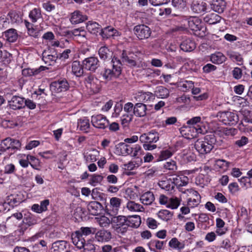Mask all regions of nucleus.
Wrapping results in <instances>:
<instances>
[{
  "label": "nucleus",
  "mask_w": 252,
  "mask_h": 252,
  "mask_svg": "<svg viewBox=\"0 0 252 252\" xmlns=\"http://www.w3.org/2000/svg\"><path fill=\"white\" fill-rule=\"evenodd\" d=\"M217 142L215 136L213 134L206 135L204 138L198 139L194 144V147L201 154H205L210 152Z\"/></svg>",
  "instance_id": "nucleus-1"
},
{
  "label": "nucleus",
  "mask_w": 252,
  "mask_h": 252,
  "mask_svg": "<svg viewBox=\"0 0 252 252\" xmlns=\"http://www.w3.org/2000/svg\"><path fill=\"white\" fill-rule=\"evenodd\" d=\"M112 69H105L102 75L107 80L118 77L121 74V63L117 58L114 57L111 61Z\"/></svg>",
  "instance_id": "nucleus-2"
},
{
  "label": "nucleus",
  "mask_w": 252,
  "mask_h": 252,
  "mask_svg": "<svg viewBox=\"0 0 252 252\" xmlns=\"http://www.w3.org/2000/svg\"><path fill=\"white\" fill-rule=\"evenodd\" d=\"M112 228L117 233L124 234L128 229L126 217L120 215L114 217L112 220Z\"/></svg>",
  "instance_id": "nucleus-3"
},
{
  "label": "nucleus",
  "mask_w": 252,
  "mask_h": 252,
  "mask_svg": "<svg viewBox=\"0 0 252 252\" xmlns=\"http://www.w3.org/2000/svg\"><path fill=\"white\" fill-rule=\"evenodd\" d=\"M218 120L225 125H234L238 121L237 115L230 111L219 112L217 116Z\"/></svg>",
  "instance_id": "nucleus-4"
},
{
  "label": "nucleus",
  "mask_w": 252,
  "mask_h": 252,
  "mask_svg": "<svg viewBox=\"0 0 252 252\" xmlns=\"http://www.w3.org/2000/svg\"><path fill=\"white\" fill-rule=\"evenodd\" d=\"M187 124L189 126H194L193 128L195 129L196 132L200 134H205L207 130L203 123L201 122V118L199 116L193 117L187 122Z\"/></svg>",
  "instance_id": "nucleus-5"
},
{
  "label": "nucleus",
  "mask_w": 252,
  "mask_h": 252,
  "mask_svg": "<svg viewBox=\"0 0 252 252\" xmlns=\"http://www.w3.org/2000/svg\"><path fill=\"white\" fill-rule=\"evenodd\" d=\"M134 32L140 40L148 38L151 34L150 28L145 25H139L134 27Z\"/></svg>",
  "instance_id": "nucleus-6"
},
{
  "label": "nucleus",
  "mask_w": 252,
  "mask_h": 252,
  "mask_svg": "<svg viewBox=\"0 0 252 252\" xmlns=\"http://www.w3.org/2000/svg\"><path fill=\"white\" fill-rule=\"evenodd\" d=\"M69 88V84L65 79H61L51 84V90L56 93L67 91Z\"/></svg>",
  "instance_id": "nucleus-7"
},
{
  "label": "nucleus",
  "mask_w": 252,
  "mask_h": 252,
  "mask_svg": "<svg viewBox=\"0 0 252 252\" xmlns=\"http://www.w3.org/2000/svg\"><path fill=\"white\" fill-rule=\"evenodd\" d=\"M91 123L97 128L104 129L108 126L109 121L105 116L98 114L92 116Z\"/></svg>",
  "instance_id": "nucleus-8"
},
{
  "label": "nucleus",
  "mask_w": 252,
  "mask_h": 252,
  "mask_svg": "<svg viewBox=\"0 0 252 252\" xmlns=\"http://www.w3.org/2000/svg\"><path fill=\"white\" fill-rule=\"evenodd\" d=\"M122 203V199L116 197H112L110 200V204L106 207L108 214L115 216L118 213Z\"/></svg>",
  "instance_id": "nucleus-9"
},
{
  "label": "nucleus",
  "mask_w": 252,
  "mask_h": 252,
  "mask_svg": "<svg viewBox=\"0 0 252 252\" xmlns=\"http://www.w3.org/2000/svg\"><path fill=\"white\" fill-rule=\"evenodd\" d=\"M141 143H156L159 140V134L155 130L143 133L139 137Z\"/></svg>",
  "instance_id": "nucleus-10"
},
{
  "label": "nucleus",
  "mask_w": 252,
  "mask_h": 252,
  "mask_svg": "<svg viewBox=\"0 0 252 252\" xmlns=\"http://www.w3.org/2000/svg\"><path fill=\"white\" fill-rule=\"evenodd\" d=\"M83 67L87 70L94 72L99 66V61L96 57L86 58L82 62Z\"/></svg>",
  "instance_id": "nucleus-11"
},
{
  "label": "nucleus",
  "mask_w": 252,
  "mask_h": 252,
  "mask_svg": "<svg viewBox=\"0 0 252 252\" xmlns=\"http://www.w3.org/2000/svg\"><path fill=\"white\" fill-rule=\"evenodd\" d=\"M208 5L202 0H193L190 5L191 11L197 14H203L207 12Z\"/></svg>",
  "instance_id": "nucleus-12"
},
{
  "label": "nucleus",
  "mask_w": 252,
  "mask_h": 252,
  "mask_svg": "<svg viewBox=\"0 0 252 252\" xmlns=\"http://www.w3.org/2000/svg\"><path fill=\"white\" fill-rule=\"evenodd\" d=\"M135 99L138 102L149 103L152 102L155 99V94L151 92L140 91L135 93Z\"/></svg>",
  "instance_id": "nucleus-13"
},
{
  "label": "nucleus",
  "mask_w": 252,
  "mask_h": 252,
  "mask_svg": "<svg viewBox=\"0 0 252 252\" xmlns=\"http://www.w3.org/2000/svg\"><path fill=\"white\" fill-rule=\"evenodd\" d=\"M37 220L35 217L31 213L28 212L25 214L23 223L21 226L20 231L24 232V231L28 227L34 225L36 223Z\"/></svg>",
  "instance_id": "nucleus-14"
},
{
  "label": "nucleus",
  "mask_w": 252,
  "mask_h": 252,
  "mask_svg": "<svg viewBox=\"0 0 252 252\" xmlns=\"http://www.w3.org/2000/svg\"><path fill=\"white\" fill-rule=\"evenodd\" d=\"M25 98L19 96H13L8 101L11 108L14 110L20 109L24 107Z\"/></svg>",
  "instance_id": "nucleus-15"
},
{
  "label": "nucleus",
  "mask_w": 252,
  "mask_h": 252,
  "mask_svg": "<svg viewBox=\"0 0 252 252\" xmlns=\"http://www.w3.org/2000/svg\"><path fill=\"white\" fill-rule=\"evenodd\" d=\"M71 239L73 244L79 249H82L86 243L84 236L77 231L72 234Z\"/></svg>",
  "instance_id": "nucleus-16"
},
{
  "label": "nucleus",
  "mask_w": 252,
  "mask_h": 252,
  "mask_svg": "<svg viewBox=\"0 0 252 252\" xmlns=\"http://www.w3.org/2000/svg\"><path fill=\"white\" fill-rule=\"evenodd\" d=\"M231 162L223 159H217L215 160V168L221 172H226L229 168Z\"/></svg>",
  "instance_id": "nucleus-17"
},
{
  "label": "nucleus",
  "mask_w": 252,
  "mask_h": 252,
  "mask_svg": "<svg viewBox=\"0 0 252 252\" xmlns=\"http://www.w3.org/2000/svg\"><path fill=\"white\" fill-rule=\"evenodd\" d=\"M102 209V205L97 201H91L88 205V210L90 214L94 216L100 214Z\"/></svg>",
  "instance_id": "nucleus-18"
},
{
  "label": "nucleus",
  "mask_w": 252,
  "mask_h": 252,
  "mask_svg": "<svg viewBox=\"0 0 252 252\" xmlns=\"http://www.w3.org/2000/svg\"><path fill=\"white\" fill-rule=\"evenodd\" d=\"M68 246L66 241H58L53 243L52 252H69L67 249Z\"/></svg>",
  "instance_id": "nucleus-19"
},
{
  "label": "nucleus",
  "mask_w": 252,
  "mask_h": 252,
  "mask_svg": "<svg viewBox=\"0 0 252 252\" xmlns=\"http://www.w3.org/2000/svg\"><path fill=\"white\" fill-rule=\"evenodd\" d=\"M147 108L146 105L141 102L136 103L134 105L133 114L138 117H143L146 115Z\"/></svg>",
  "instance_id": "nucleus-20"
},
{
  "label": "nucleus",
  "mask_w": 252,
  "mask_h": 252,
  "mask_svg": "<svg viewBox=\"0 0 252 252\" xmlns=\"http://www.w3.org/2000/svg\"><path fill=\"white\" fill-rule=\"evenodd\" d=\"M99 156V152L95 149H91L84 153V158L87 162L96 161Z\"/></svg>",
  "instance_id": "nucleus-21"
},
{
  "label": "nucleus",
  "mask_w": 252,
  "mask_h": 252,
  "mask_svg": "<svg viewBox=\"0 0 252 252\" xmlns=\"http://www.w3.org/2000/svg\"><path fill=\"white\" fill-rule=\"evenodd\" d=\"M189 28L192 31H199L201 28V21L196 16H191L188 18Z\"/></svg>",
  "instance_id": "nucleus-22"
},
{
  "label": "nucleus",
  "mask_w": 252,
  "mask_h": 252,
  "mask_svg": "<svg viewBox=\"0 0 252 252\" xmlns=\"http://www.w3.org/2000/svg\"><path fill=\"white\" fill-rule=\"evenodd\" d=\"M226 6V2L224 0H215L211 4V8L218 13H222Z\"/></svg>",
  "instance_id": "nucleus-23"
},
{
  "label": "nucleus",
  "mask_w": 252,
  "mask_h": 252,
  "mask_svg": "<svg viewBox=\"0 0 252 252\" xmlns=\"http://www.w3.org/2000/svg\"><path fill=\"white\" fill-rule=\"evenodd\" d=\"M155 199L154 193L150 191H146L141 194L140 197V202L145 205H150Z\"/></svg>",
  "instance_id": "nucleus-24"
},
{
  "label": "nucleus",
  "mask_w": 252,
  "mask_h": 252,
  "mask_svg": "<svg viewBox=\"0 0 252 252\" xmlns=\"http://www.w3.org/2000/svg\"><path fill=\"white\" fill-rule=\"evenodd\" d=\"M130 150V145L124 143H120L116 146L115 153L119 156H125L129 155Z\"/></svg>",
  "instance_id": "nucleus-25"
},
{
  "label": "nucleus",
  "mask_w": 252,
  "mask_h": 252,
  "mask_svg": "<svg viewBox=\"0 0 252 252\" xmlns=\"http://www.w3.org/2000/svg\"><path fill=\"white\" fill-rule=\"evenodd\" d=\"M87 19V16L83 15L79 11H75L71 14L70 21L72 24H77L82 23Z\"/></svg>",
  "instance_id": "nucleus-26"
},
{
  "label": "nucleus",
  "mask_w": 252,
  "mask_h": 252,
  "mask_svg": "<svg viewBox=\"0 0 252 252\" xmlns=\"http://www.w3.org/2000/svg\"><path fill=\"white\" fill-rule=\"evenodd\" d=\"M112 235L110 231L104 229L98 231L95 234V238L99 242H108L111 239Z\"/></svg>",
  "instance_id": "nucleus-27"
},
{
  "label": "nucleus",
  "mask_w": 252,
  "mask_h": 252,
  "mask_svg": "<svg viewBox=\"0 0 252 252\" xmlns=\"http://www.w3.org/2000/svg\"><path fill=\"white\" fill-rule=\"evenodd\" d=\"M168 245L171 248L180 252L185 248V242L179 241L177 238L174 237L169 241Z\"/></svg>",
  "instance_id": "nucleus-28"
},
{
  "label": "nucleus",
  "mask_w": 252,
  "mask_h": 252,
  "mask_svg": "<svg viewBox=\"0 0 252 252\" xmlns=\"http://www.w3.org/2000/svg\"><path fill=\"white\" fill-rule=\"evenodd\" d=\"M196 47L195 42L190 39H185L180 44L181 49L185 52H191Z\"/></svg>",
  "instance_id": "nucleus-29"
},
{
  "label": "nucleus",
  "mask_w": 252,
  "mask_h": 252,
  "mask_svg": "<svg viewBox=\"0 0 252 252\" xmlns=\"http://www.w3.org/2000/svg\"><path fill=\"white\" fill-rule=\"evenodd\" d=\"M101 36L103 38H109L118 36L120 35L119 32L113 28L108 27L101 30Z\"/></svg>",
  "instance_id": "nucleus-30"
},
{
  "label": "nucleus",
  "mask_w": 252,
  "mask_h": 252,
  "mask_svg": "<svg viewBox=\"0 0 252 252\" xmlns=\"http://www.w3.org/2000/svg\"><path fill=\"white\" fill-rule=\"evenodd\" d=\"M221 19L220 16L214 13L207 14L204 17V21L210 25H215L219 23Z\"/></svg>",
  "instance_id": "nucleus-31"
},
{
  "label": "nucleus",
  "mask_w": 252,
  "mask_h": 252,
  "mask_svg": "<svg viewBox=\"0 0 252 252\" xmlns=\"http://www.w3.org/2000/svg\"><path fill=\"white\" fill-rule=\"evenodd\" d=\"M128 227L137 228L141 224V218L138 215L129 216L126 217Z\"/></svg>",
  "instance_id": "nucleus-32"
},
{
  "label": "nucleus",
  "mask_w": 252,
  "mask_h": 252,
  "mask_svg": "<svg viewBox=\"0 0 252 252\" xmlns=\"http://www.w3.org/2000/svg\"><path fill=\"white\" fill-rule=\"evenodd\" d=\"M29 17L32 23L37 22L40 19H42L40 9L37 8L32 9L29 13Z\"/></svg>",
  "instance_id": "nucleus-33"
},
{
  "label": "nucleus",
  "mask_w": 252,
  "mask_h": 252,
  "mask_svg": "<svg viewBox=\"0 0 252 252\" xmlns=\"http://www.w3.org/2000/svg\"><path fill=\"white\" fill-rule=\"evenodd\" d=\"M154 94L155 97L157 96L158 98H165L169 96V91L163 86H160L156 87Z\"/></svg>",
  "instance_id": "nucleus-34"
},
{
  "label": "nucleus",
  "mask_w": 252,
  "mask_h": 252,
  "mask_svg": "<svg viewBox=\"0 0 252 252\" xmlns=\"http://www.w3.org/2000/svg\"><path fill=\"white\" fill-rule=\"evenodd\" d=\"M166 244V241H161L158 240H152L147 245L149 249L151 251L155 252L154 247L158 250H161L164 249V246Z\"/></svg>",
  "instance_id": "nucleus-35"
},
{
  "label": "nucleus",
  "mask_w": 252,
  "mask_h": 252,
  "mask_svg": "<svg viewBox=\"0 0 252 252\" xmlns=\"http://www.w3.org/2000/svg\"><path fill=\"white\" fill-rule=\"evenodd\" d=\"M72 72L77 77L81 76L84 73L83 64H81L78 61H74L71 65Z\"/></svg>",
  "instance_id": "nucleus-36"
},
{
  "label": "nucleus",
  "mask_w": 252,
  "mask_h": 252,
  "mask_svg": "<svg viewBox=\"0 0 252 252\" xmlns=\"http://www.w3.org/2000/svg\"><path fill=\"white\" fill-rule=\"evenodd\" d=\"M24 24L27 29L28 34L34 38H38L39 32L33 27V24L29 22L27 20L24 21Z\"/></svg>",
  "instance_id": "nucleus-37"
},
{
  "label": "nucleus",
  "mask_w": 252,
  "mask_h": 252,
  "mask_svg": "<svg viewBox=\"0 0 252 252\" xmlns=\"http://www.w3.org/2000/svg\"><path fill=\"white\" fill-rule=\"evenodd\" d=\"M211 61L215 64H221L226 60L225 56L220 52H216L211 55Z\"/></svg>",
  "instance_id": "nucleus-38"
},
{
  "label": "nucleus",
  "mask_w": 252,
  "mask_h": 252,
  "mask_svg": "<svg viewBox=\"0 0 252 252\" xmlns=\"http://www.w3.org/2000/svg\"><path fill=\"white\" fill-rule=\"evenodd\" d=\"M86 28L88 32L92 34H96L102 30L100 25L93 21H89L87 23Z\"/></svg>",
  "instance_id": "nucleus-39"
},
{
  "label": "nucleus",
  "mask_w": 252,
  "mask_h": 252,
  "mask_svg": "<svg viewBox=\"0 0 252 252\" xmlns=\"http://www.w3.org/2000/svg\"><path fill=\"white\" fill-rule=\"evenodd\" d=\"M126 207L130 212H142L144 210V208L141 205L133 201H128Z\"/></svg>",
  "instance_id": "nucleus-40"
},
{
  "label": "nucleus",
  "mask_w": 252,
  "mask_h": 252,
  "mask_svg": "<svg viewBox=\"0 0 252 252\" xmlns=\"http://www.w3.org/2000/svg\"><path fill=\"white\" fill-rule=\"evenodd\" d=\"M4 36L7 41L10 42H14L17 38V33L15 29H11L3 33Z\"/></svg>",
  "instance_id": "nucleus-41"
},
{
  "label": "nucleus",
  "mask_w": 252,
  "mask_h": 252,
  "mask_svg": "<svg viewBox=\"0 0 252 252\" xmlns=\"http://www.w3.org/2000/svg\"><path fill=\"white\" fill-rule=\"evenodd\" d=\"M90 125L89 120L86 118L80 119L78 122V127L79 129L85 132H88Z\"/></svg>",
  "instance_id": "nucleus-42"
},
{
  "label": "nucleus",
  "mask_w": 252,
  "mask_h": 252,
  "mask_svg": "<svg viewBox=\"0 0 252 252\" xmlns=\"http://www.w3.org/2000/svg\"><path fill=\"white\" fill-rule=\"evenodd\" d=\"M227 55L232 61L236 62L238 64H242L243 58L238 53L232 51H228L227 52Z\"/></svg>",
  "instance_id": "nucleus-43"
},
{
  "label": "nucleus",
  "mask_w": 252,
  "mask_h": 252,
  "mask_svg": "<svg viewBox=\"0 0 252 252\" xmlns=\"http://www.w3.org/2000/svg\"><path fill=\"white\" fill-rule=\"evenodd\" d=\"M173 183L178 187L186 186L189 182V179L184 176H177L173 179Z\"/></svg>",
  "instance_id": "nucleus-44"
},
{
  "label": "nucleus",
  "mask_w": 252,
  "mask_h": 252,
  "mask_svg": "<svg viewBox=\"0 0 252 252\" xmlns=\"http://www.w3.org/2000/svg\"><path fill=\"white\" fill-rule=\"evenodd\" d=\"M12 139L10 138H5L1 141V153L2 151L7 150L8 154L10 155V149H11Z\"/></svg>",
  "instance_id": "nucleus-45"
},
{
  "label": "nucleus",
  "mask_w": 252,
  "mask_h": 252,
  "mask_svg": "<svg viewBox=\"0 0 252 252\" xmlns=\"http://www.w3.org/2000/svg\"><path fill=\"white\" fill-rule=\"evenodd\" d=\"M189 0H172V4L177 9L182 11L185 8Z\"/></svg>",
  "instance_id": "nucleus-46"
},
{
  "label": "nucleus",
  "mask_w": 252,
  "mask_h": 252,
  "mask_svg": "<svg viewBox=\"0 0 252 252\" xmlns=\"http://www.w3.org/2000/svg\"><path fill=\"white\" fill-rule=\"evenodd\" d=\"M158 217L164 221H168L172 217V214L168 210H161L158 213Z\"/></svg>",
  "instance_id": "nucleus-47"
},
{
  "label": "nucleus",
  "mask_w": 252,
  "mask_h": 252,
  "mask_svg": "<svg viewBox=\"0 0 252 252\" xmlns=\"http://www.w3.org/2000/svg\"><path fill=\"white\" fill-rule=\"evenodd\" d=\"M111 52L108 48L106 46H103L99 48L98 50V54L101 59L106 60L110 55Z\"/></svg>",
  "instance_id": "nucleus-48"
},
{
  "label": "nucleus",
  "mask_w": 252,
  "mask_h": 252,
  "mask_svg": "<svg viewBox=\"0 0 252 252\" xmlns=\"http://www.w3.org/2000/svg\"><path fill=\"white\" fill-rule=\"evenodd\" d=\"M145 177L148 179L156 178L159 175V171L157 168L152 167L148 169L145 173Z\"/></svg>",
  "instance_id": "nucleus-49"
},
{
  "label": "nucleus",
  "mask_w": 252,
  "mask_h": 252,
  "mask_svg": "<svg viewBox=\"0 0 252 252\" xmlns=\"http://www.w3.org/2000/svg\"><path fill=\"white\" fill-rule=\"evenodd\" d=\"M85 81L87 88H89L94 91H95L97 89L95 84V81H97L96 79H94L93 76L89 75L85 79Z\"/></svg>",
  "instance_id": "nucleus-50"
},
{
  "label": "nucleus",
  "mask_w": 252,
  "mask_h": 252,
  "mask_svg": "<svg viewBox=\"0 0 252 252\" xmlns=\"http://www.w3.org/2000/svg\"><path fill=\"white\" fill-rule=\"evenodd\" d=\"M8 16L13 23L19 24L22 22V18L21 15L15 11H11L8 13Z\"/></svg>",
  "instance_id": "nucleus-51"
},
{
  "label": "nucleus",
  "mask_w": 252,
  "mask_h": 252,
  "mask_svg": "<svg viewBox=\"0 0 252 252\" xmlns=\"http://www.w3.org/2000/svg\"><path fill=\"white\" fill-rule=\"evenodd\" d=\"M181 200L177 197H172L169 198L167 207L172 209H177L180 205Z\"/></svg>",
  "instance_id": "nucleus-52"
},
{
  "label": "nucleus",
  "mask_w": 252,
  "mask_h": 252,
  "mask_svg": "<svg viewBox=\"0 0 252 252\" xmlns=\"http://www.w3.org/2000/svg\"><path fill=\"white\" fill-rule=\"evenodd\" d=\"M57 59V57L51 54H47V52H43L42 54V60L46 64L51 65V62H54Z\"/></svg>",
  "instance_id": "nucleus-53"
},
{
  "label": "nucleus",
  "mask_w": 252,
  "mask_h": 252,
  "mask_svg": "<svg viewBox=\"0 0 252 252\" xmlns=\"http://www.w3.org/2000/svg\"><path fill=\"white\" fill-rule=\"evenodd\" d=\"M182 158L185 162L187 163L196 160V157L193 152L189 151L183 155Z\"/></svg>",
  "instance_id": "nucleus-54"
},
{
  "label": "nucleus",
  "mask_w": 252,
  "mask_h": 252,
  "mask_svg": "<svg viewBox=\"0 0 252 252\" xmlns=\"http://www.w3.org/2000/svg\"><path fill=\"white\" fill-rule=\"evenodd\" d=\"M130 149H131V150L129 152V155L133 157L139 156L142 151L141 147L138 144L134 145L133 146H130Z\"/></svg>",
  "instance_id": "nucleus-55"
},
{
  "label": "nucleus",
  "mask_w": 252,
  "mask_h": 252,
  "mask_svg": "<svg viewBox=\"0 0 252 252\" xmlns=\"http://www.w3.org/2000/svg\"><path fill=\"white\" fill-rule=\"evenodd\" d=\"M239 181L242 187H245L247 189L252 187V179L248 177H243L239 179Z\"/></svg>",
  "instance_id": "nucleus-56"
},
{
  "label": "nucleus",
  "mask_w": 252,
  "mask_h": 252,
  "mask_svg": "<svg viewBox=\"0 0 252 252\" xmlns=\"http://www.w3.org/2000/svg\"><path fill=\"white\" fill-rule=\"evenodd\" d=\"M124 197L127 199H135L138 195L131 188H127L126 189Z\"/></svg>",
  "instance_id": "nucleus-57"
},
{
  "label": "nucleus",
  "mask_w": 252,
  "mask_h": 252,
  "mask_svg": "<svg viewBox=\"0 0 252 252\" xmlns=\"http://www.w3.org/2000/svg\"><path fill=\"white\" fill-rule=\"evenodd\" d=\"M103 180V177L100 175L94 174L92 176L90 179V184L95 186L100 184Z\"/></svg>",
  "instance_id": "nucleus-58"
},
{
  "label": "nucleus",
  "mask_w": 252,
  "mask_h": 252,
  "mask_svg": "<svg viewBox=\"0 0 252 252\" xmlns=\"http://www.w3.org/2000/svg\"><path fill=\"white\" fill-rule=\"evenodd\" d=\"M172 152L169 149L162 150L160 152V155L158 158L159 160H165L172 156Z\"/></svg>",
  "instance_id": "nucleus-59"
},
{
  "label": "nucleus",
  "mask_w": 252,
  "mask_h": 252,
  "mask_svg": "<svg viewBox=\"0 0 252 252\" xmlns=\"http://www.w3.org/2000/svg\"><path fill=\"white\" fill-rule=\"evenodd\" d=\"M72 34L75 36H78L83 38L84 39H86V32L82 28H78L74 29L72 31Z\"/></svg>",
  "instance_id": "nucleus-60"
},
{
  "label": "nucleus",
  "mask_w": 252,
  "mask_h": 252,
  "mask_svg": "<svg viewBox=\"0 0 252 252\" xmlns=\"http://www.w3.org/2000/svg\"><path fill=\"white\" fill-rule=\"evenodd\" d=\"M19 163L20 165L23 168H27L29 166L30 161H29L27 155L22 154L20 155Z\"/></svg>",
  "instance_id": "nucleus-61"
},
{
  "label": "nucleus",
  "mask_w": 252,
  "mask_h": 252,
  "mask_svg": "<svg viewBox=\"0 0 252 252\" xmlns=\"http://www.w3.org/2000/svg\"><path fill=\"white\" fill-rule=\"evenodd\" d=\"M94 230L93 228L89 227H82L80 229L77 231L79 232L80 234L83 236H87L93 233V230Z\"/></svg>",
  "instance_id": "nucleus-62"
},
{
  "label": "nucleus",
  "mask_w": 252,
  "mask_h": 252,
  "mask_svg": "<svg viewBox=\"0 0 252 252\" xmlns=\"http://www.w3.org/2000/svg\"><path fill=\"white\" fill-rule=\"evenodd\" d=\"M123 109V105L121 103H117L115 105L114 112L112 114V117L118 118Z\"/></svg>",
  "instance_id": "nucleus-63"
},
{
  "label": "nucleus",
  "mask_w": 252,
  "mask_h": 252,
  "mask_svg": "<svg viewBox=\"0 0 252 252\" xmlns=\"http://www.w3.org/2000/svg\"><path fill=\"white\" fill-rule=\"evenodd\" d=\"M97 221L99 225L101 227L108 226L110 224V220L105 216H101L100 218H97Z\"/></svg>",
  "instance_id": "nucleus-64"
}]
</instances>
